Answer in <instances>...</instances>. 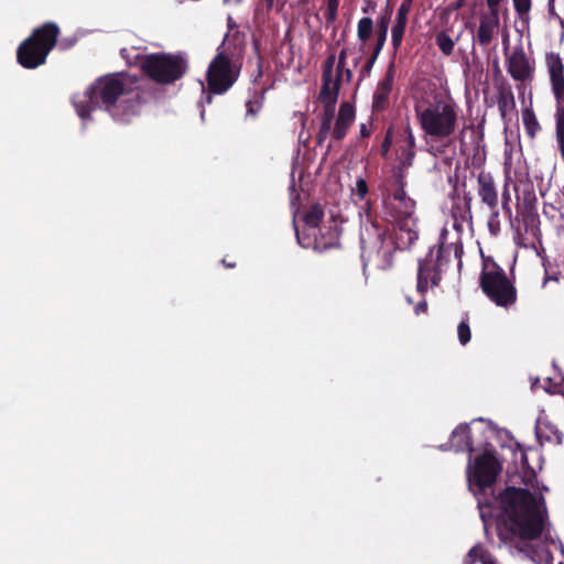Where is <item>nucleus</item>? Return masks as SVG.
Returning <instances> with one entry per match:
<instances>
[{"mask_svg":"<svg viewBox=\"0 0 564 564\" xmlns=\"http://www.w3.org/2000/svg\"><path fill=\"white\" fill-rule=\"evenodd\" d=\"M502 467L496 456L490 452L476 457L473 470L468 474L469 482L477 487L478 508L481 518L484 509H491L497 501L506 518L505 524L511 535L521 540H538L544 530L547 519V509L543 496L536 498L529 489L507 487L497 497H486L487 490L495 485Z\"/></svg>","mask_w":564,"mask_h":564,"instance_id":"1","label":"nucleus"},{"mask_svg":"<svg viewBox=\"0 0 564 564\" xmlns=\"http://www.w3.org/2000/svg\"><path fill=\"white\" fill-rule=\"evenodd\" d=\"M130 76L112 73L97 78L83 94L73 97L76 113L82 120L90 119L94 109L107 111L113 120L127 123L140 113L147 101L145 91L134 86Z\"/></svg>","mask_w":564,"mask_h":564,"instance_id":"2","label":"nucleus"},{"mask_svg":"<svg viewBox=\"0 0 564 564\" xmlns=\"http://www.w3.org/2000/svg\"><path fill=\"white\" fill-rule=\"evenodd\" d=\"M382 207L386 219L393 226L395 246L401 251L410 249L419 239L417 219L415 202L406 195L402 175L395 177L392 189L383 195Z\"/></svg>","mask_w":564,"mask_h":564,"instance_id":"3","label":"nucleus"},{"mask_svg":"<svg viewBox=\"0 0 564 564\" xmlns=\"http://www.w3.org/2000/svg\"><path fill=\"white\" fill-rule=\"evenodd\" d=\"M341 80L343 78L337 76L335 79L333 77H322V87L318 99L324 105V110L321 115V123L315 137V143L317 147H323L330 132L334 140H343L355 120L354 106L348 101H345L339 106L335 126L332 130Z\"/></svg>","mask_w":564,"mask_h":564,"instance_id":"4","label":"nucleus"},{"mask_svg":"<svg viewBox=\"0 0 564 564\" xmlns=\"http://www.w3.org/2000/svg\"><path fill=\"white\" fill-rule=\"evenodd\" d=\"M415 117L425 137L442 141L451 138L458 124V107L453 100L435 97L414 106Z\"/></svg>","mask_w":564,"mask_h":564,"instance_id":"5","label":"nucleus"},{"mask_svg":"<svg viewBox=\"0 0 564 564\" xmlns=\"http://www.w3.org/2000/svg\"><path fill=\"white\" fill-rule=\"evenodd\" d=\"M59 34V26L52 21L35 28L18 46L17 62L25 69H35L44 65L48 54L56 46Z\"/></svg>","mask_w":564,"mask_h":564,"instance_id":"6","label":"nucleus"},{"mask_svg":"<svg viewBox=\"0 0 564 564\" xmlns=\"http://www.w3.org/2000/svg\"><path fill=\"white\" fill-rule=\"evenodd\" d=\"M140 68L151 80L171 85L180 80L188 69V62L181 54L152 53L137 56Z\"/></svg>","mask_w":564,"mask_h":564,"instance_id":"7","label":"nucleus"},{"mask_svg":"<svg viewBox=\"0 0 564 564\" xmlns=\"http://www.w3.org/2000/svg\"><path fill=\"white\" fill-rule=\"evenodd\" d=\"M479 286L482 293L497 306L507 308L517 302V288L507 276L506 271L490 258L482 261Z\"/></svg>","mask_w":564,"mask_h":564,"instance_id":"8","label":"nucleus"},{"mask_svg":"<svg viewBox=\"0 0 564 564\" xmlns=\"http://www.w3.org/2000/svg\"><path fill=\"white\" fill-rule=\"evenodd\" d=\"M360 243L365 265L372 264L382 271L393 267L394 253L401 250L395 246L394 232L387 237L386 230L373 224L370 229H366V235L361 234Z\"/></svg>","mask_w":564,"mask_h":564,"instance_id":"9","label":"nucleus"},{"mask_svg":"<svg viewBox=\"0 0 564 564\" xmlns=\"http://www.w3.org/2000/svg\"><path fill=\"white\" fill-rule=\"evenodd\" d=\"M241 72V62L230 55L224 44L210 61L206 70L207 90L212 95L226 94L237 82Z\"/></svg>","mask_w":564,"mask_h":564,"instance_id":"10","label":"nucleus"},{"mask_svg":"<svg viewBox=\"0 0 564 564\" xmlns=\"http://www.w3.org/2000/svg\"><path fill=\"white\" fill-rule=\"evenodd\" d=\"M443 245L433 246L423 259L419 260L416 291L424 296L432 288H437L442 281V267L445 263Z\"/></svg>","mask_w":564,"mask_h":564,"instance_id":"11","label":"nucleus"},{"mask_svg":"<svg viewBox=\"0 0 564 564\" xmlns=\"http://www.w3.org/2000/svg\"><path fill=\"white\" fill-rule=\"evenodd\" d=\"M293 226L299 245L303 248H312L317 251H325L328 249L339 247L340 229L337 224L330 226H322L315 232L300 231L295 218Z\"/></svg>","mask_w":564,"mask_h":564,"instance_id":"12","label":"nucleus"},{"mask_svg":"<svg viewBox=\"0 0 564 564\" xmlns=\"http://www.w3.org/2000/svg\"><path fill=\"white\" fill-rule=\"evenodd\" d=\"M503 43L506 44L505 54L508 74L514 82L522 84L532 82L535 73L534 61L527 55L523 46H516L510 54H507L509 48L507 40Z\"/></svg>","mask_w":564,"mask_h":564,"instance_id":"13","label":"nucleus"},{"mask_svg":"<svg viewBox=\"0 0 564 564\" xmlns=\"http://www.w3.org/2000/svg\"><path fill=\"white\" fill-rule=\"evenodd\" d=\"M388 32L375 30L373 20L369 17H364L357 24V37L360 42L359 53L368 54L372 52L380 55L386 41Z\"/></svg>","mask_w":564,"mask_h":564,"instance_id":"14","label":"nucleus"},{"mask_svg":"<svg viewBox=\"0 0 564 564\" xmlns=\"http://www.w3.org/2000/svg\"><path fill=\"white\" fill-rule=\"evenodd\" d=\"M394 75L395 66L394 62H391L387 67L383 78L376 86L371 105L373 113H381L390 108Z\"/></svg>","mask_w":564,"mask_h":564,"instance_id":"15","label":"nucleus"},{"mask_svg":"<svg viewBox=\"0 0 564 564\" xmlns=\"http://www.w3.org/2000/svg\"><path fill=\"white\" fill-rule=\"evenodd\" d=\"M476 193L480 204L488 210H495L499 206V194L494 176L490 172L480 171L476 177Z\"/></svg>","mask_w":564,"mask_h":564,"instance_id":"16","label":"nucleus"},{"mask_svg":"<svg viewBox=\"0 0 564 564\" xmlns=\"http://www.w3.org/2000/svg\"><path fill=\"white\" fill-rule=\"evenodd\" d=\"M517 194V215L538 213V197L532 183H524L521 186L513 185Z\"/></svg>","mask_w":564,"mask_h":564,"instance_id":"17","label":"nucleus"},{"mask_svg":"<svg viewBox=\"0 0 564 564\" xmlns=\"http://www.w3.org/2000/svg\"><path fill=\"white\" fill-rule=\"evenodd\" d=\"M499 28V18L487 17V13L480 14L479 26L474 36L482 50H488L491 42L496 37Z\"/></svg>","mask_w":564,"mask_h":564,"instance_id":"18","label":"nucleus"},{"mask_svg":"<svg viewBox=\"0 0 564 564\" xmlns=\"http://www.w3.org/2000/svg\"><path fill=\"white\" fill-rule=\"evenodd\" d=\"M517 220H519L523 227L524 235L522 236L523 240H529L531 238L530 245L534 246L535 242H541L542 238V231H541V221L539 213H527V214H519L516 217ZM525 247L529 245V242L523 243Z\"/></svg>","mask_w":564,"mask_h":564,"instance_id":"19","label":"nucleus"},{"mask_svg":"<svg viewBox=\"0 0 564 564\" xmlns=\"http://www.w3.org/2000/svg\"><path fill=\"white\" fill-rule=\"evenodd\" d=\"M411 6L412 4L402 2L398 9L395 22L391 30V44L394 52H397L402 44Z\"/></svg>","mask_w":564,"mask_h":564,"instance_id":"20","label":"nucleus"},{"mask_svg":"<svg viewBox=\"0 0 564 564\" xmlns=\"http://www.w3.org/2000/svg\"><path fill=\"white\" fill-rule=\"evenodd\" d=\"M545 63L550 73V79L553 93L564 88V65L557 53H547Z\"/></svg>","mask_w":564,"mask_h":564,"instance_id":"21","label":"nucleus"},{"mask_svg":"<svg viewBox=\"0 0 564 564\" xmlns=\"http://www.w3.org/2000/svg\"><path fill=\"white\" fill-rule=\"evenodd\" d=\"M470 427L467 423L459 424L451 435V448H454L455 452H467L469 455V459L471 458V453L474 452L473 440L470 436Z\"/></svg>","mask_w":564,"mask_h":564,"instance_id":"22","label":"nucleus"},{"mask_svg":"<svg viewBox=\"0 0 564 564\" xmlns=\"http://www.w3.org/2000/svg\"><path fill=\"white\" fill-rule=\"evenodd\" d=\"M415 158V138L410 126L405 129L404 144L399 149V159L402 166H411Z\"/></svg>","mask_w":564,"mask_h":564,"instance_id":"23","label":"nucleus"},{"mask_svg":"<svg viewBox=\"0 0 564 564\" xmlns=\"http://www.w3.org/2000/svg\"><path fill=\"white\" fill-rule=\"evenodd\" d=\"M324 215L323 206L321 204H313L303 215V221L305 225L303 231L306 234L315 232L317 228L321 227L319 224L322 223Z\"/></svg>","mask_w":564,"mask_h":564,"instance_id":"24","label":"nucleus"},{"mask_svg":"<svg viewBox=\"0 0 564 564\" xmlns=\"http://www.w3.org/2000/svg\"><path fill=\"white\" fill-rule=\"evenodd\" d=\"M497 104L502 118H506L508 111L516 109V100L510 86L500 85L498 87Z\"/></svg>","mask_w":564,"mask_h":564,"instance_id":"25","label":"nucleus"},{"mask_svg":"<svg viewBox=\"0 0 564 564\" xmlns=\"http://www.w3.org/2000/svg\"><path fill=\"white\" fill-rule=\"evenodd\" d=\"M536 437L541 444L544 442L560 445L563 442V433L552 423H545L536 429Z\"/></svg>","mask_w":564,"mask_h":564,"instance_id":"26","label":"nucleus"},{"mask_svg":"<svg viewBox=\"0 0 564 564\" xmlns=\"http://www.w3.org/2000/svg\"><path fill=\"white\" fill-rule=\"evenodd\" d=\"M459 39L453 40L447 31H440L435 34V44L445 56H451L454 52L455 43Z\"/></svg>","mask_w":564,"mask_h":564,"instance_id":"27","label":"nucleus"},{"mask_svg":"<svg viewBox=\"0 0 564 564\" xmlns=\"http://www.w3.org/2000/svg\"><path fill=\"white\" fill-rule=\"evenodd\" d=\"M265 89L254 90L250 99L246 101L247 116L254 118L264 102Z\"/></svg>","mask_w":564,"mask_h":564,"instance_id":"28","label":"nucleus"},{"mask_svg":"<svg viewBox=\"0 0 564 564\" xmlns=\"http://www.w3.org/2000/svg\"><path fill=\"white\" fill-rule=\"evenodd\" d=\"M522 121L528 135L534 138L538 131L541 129L534 111L530 108H525L522 111Z\"/></svg>","mask_w":564,"mask_h":564,"instance_id":"29","label":"nucleus"},{"mask_svg":"<svg viewBox=\"0 0 564 564\" xmlns=\"http://www.w3.org/2000/svg\"><path fill=\"white\" fill-rule=\"evenodd\" d=\"M514 11L524 26L529 25L532 0H512Z\"/></svg>","mask_w":564,"mask_h":564,"instance_id":"30","label":"nucleus"},{"mask_svg":"<svg viewBox=\"0 0 564 564\" xmlns=\"http://www.w3.org/2000/svg\"><path fill=\"white\" fill-rule=\"evenodd\" d=\"M368 53H369V56L366 58L364 65L360 67V70H359V80L360 82L370 76L373 65L376 64V61L379 56L378 54H375L372 52H368Z\"/></svg>","mask_w":564,"mask_h":564,"instance_id":"31","label":"nucleus"},{"mask_svg":"<svg viewBox=\"0 0 564 564\" xmlns=\"http://www.w3.org/2000/svg\"><path fill=\"white\" fill-rule=\"evenodd\" d=\"M501 207L506 215H508L510 218L512 216V209H511V194L509 191V183L506 182L503 185V189L501 193Z\"/></svg>","mask_w":564,"mask_h":564,"instance_id":"32","label":"nucleus"},{"mask_svg":"<svg viewBox=\"0 0 564 564\" xmlns=\"http://www.w3.org/2000/svg\"><path fill=\"white\" fill-rule=\"evenodd\" d=\"M457 335L459 343L465 346L467 343L470 341L471 338V332L469 324L466 321H462L457 326Z\"/></svg>","mask_w":564,"mask_h":564,"instance_id":"33","label":"nucleus"},{"mask_svg":"<svg viewBox=\"0 0 564 564\" xmlns=\"http://www.w3.org/2000/svg\"><path fill=\"white\" fill-rule=\"evenodd\" d=\"M390 21L391 11L389 10V8H387L386 11L380 17H378L375 30L388 32Z\"/></svg>","mask_w":564,"mask_h":564,"instance_id":"34","label":"nucleus"},{"mask_svg":"<svg viewBox=\"0 0 564 564\" xmlns=\"http://www.w3.org/2000/svg\"><path fill=\"white\" fill-rule=\"evenodd\" d=\"M556 99V122L564 121V88L554 93Z\"/></svg>","mask_w":564,"mask_h":564,"instance_id":"35","label":"nucleus"},{"mask_svg":"<svg viewBox=\"0 0 564 564\" xmlns=\"http://www.w3.org/2000/svg\"><path fill=\"white\" fill-rule=\"evenodd\" d=\"M490 216L488 219V228L492 235H497L500 231L499 210L496 207L495 210H489Z\"/></svg>","mask_w":564,"mask_h":564,"instance_id":"36","label":"nucleus"},{"mask_svg":"<svg viewBox=\"0 0 564 564\" xmlns=\"http://www.w3.org/2000/svg\"><path fill=\"white\" fill-rule=\"evenodd\" d=\"M392 142H393V128L389 127L386 132L384 139L381 143L380 152H381L382 158H387V155L391 149Z\"/></svg>","mask_w":564,"mask_h":564,"instance_id":"37","label":"nucleus"},{"mask_svg":"<svg viewBox=\"0 0 564 564\" xmlns=\"http://www.w3.org/2000/svg\"><path fill=\"white\" fill-rule=\"evenodd\" d=\"M484 551L480 545H474L467 553L466 563L467 564H475L478 560H486L484 557Z\"/></svg>","mask_w":564,"mask_h":564,"instance_id":"38","label":"nucleus"},{"mask_svg":"<svg viewBox=\"0 0 564 564\" xmlns=\"http://www.w3.org/2000/svg\"><path fill=\"white\" fill-rule=\"evenodd\" d=\"M369 193L367 181L362 177H359L356 181V187L354 189V194L358 197L359 200H364Z\"/></svg>","mask_w":564,"mask_h":564,"instance_id":"39","label":"nucleus"},{"mask_svg":"<svg viewBox=\"0 0 564 564\" xmlns=\"http://www.w3.org/2000/svg\"><path fill=\"white\" fill-rule=\"evenodd\" d=\"M335 62H336L335 54H330L327 56V58L324 62L322 77H333Z\"/></svg>","mask_w":564,"mask_h":564,"instance_id":"40","label":"nucleus"},{"mask_svg":"<svg viewBox=\"0 0 564 564\" xmlns=\"http://www.w3.org/2000/svg\"><path fill=\"white\" fill-rule=\"evenodd\" d=\"M338 6H339V0H328L327 1L326 19L328 22H334L336 20Z\"/></svg>","mask_w":564,"mask_h":564,"instance_id":"41","label":"nucleus"},{"mask_svg":"<svg viewBox=\"0 0 564 564\" xmlns=\"http://www.w3.org/2000/svg\"><path fill=\"white\" fill-rule=\"evenodd\" d=\"M347 48H343L338 55L336 76L343 78L344 67L346 66Z\"/></svg>","mask_w":564,"mask_h":564,"instance_id":"42","label":"nucleus"},{"mask_svg":"<svg viewBox=\"0 0 564 564\" xmlns=\"http://www.w3.org/2000/svg\"><path fill=\"white\" fill-rule=\"evenodd\" d=\"M490 13L487 17L499 18V6L501 0H486Z\"/></svg>","mask_w":564,"mask_h":564,"instance_id":"43","label":"nucleus"},{"mask_svg":"<svg viewBox=\"0 0 564 564\" xmlns=\"http://www.w3.org/2000/svg\"><path fill=\"white\" fill-rule=\"evenodd\" d=\"M463 199H464V205H465V213L468 214L469 218H471V202H473L471 193L465 192Z\"/></svg>","mask_w":564,"mask_h":564,"instance_id":"44","label":"nucleus"},{"mask_svg":"<svg viewBox=\"0 0 564 564\" xmlns=\"http://www.w3.org/2000/svg\"><path fill=\"white\" fill-rule=\"evenodd\" d=\"M427 311V302L425 300V295L422 296V301H420L415 307H414V313L416 315H420V314H423Z\"/></svg>","mask_w":564,"mask_h":564,"instance_id":"45","label":"nucleus"},{"mask_svg":"<svg viewBox=\"0 0 564 564\" xmlns=\"http://www.w3.org/2000/svg\"><path fill=\"white\" fill-rule=\"evenodd\" d=\"M371 121H369L368 123H361L360 124V137L361 138H369L371 135Z\"/></svg>","mask_w":564,"mask_h":564,"instance_id":"46","label":"nucleus"},{"mask_svg":"<svg viewBox=\"0 0 564 564\" xmlns=\"http://www.w3.org/2000/svg\"><path fill=\"white\" fill-rule=\"evenodd\" d=\"M274 0H260L259 6H264L269 12L273 8Z\"/></svg>","mask_w":564,"mask_h":564,"instance_id":"47","label":"nucleus"},{"mask_svg":"<svg viewBox=\"0 0 564 564\" xmlns=\"http://www.w3.org/2000/svg\"><path fill=\"white\" fill-rule=\"evenodd\" d=\"M343 79L349 83L352 79V72L349 68L344 67Z\"/></svg>","mask_w":564,"mask_h":564,"instance_id":"48","label":"nucleus"},{"mask_svg":"<svg viewBox=\"0 0 564 564\" xmlns=\"http://www.w3.org/2000/svg\"><path fill=\"white\" fill-rule=\"evenodd\" d=\"M262 74H263V72H262V59L259 58V61H258V68H257V72H256V75H257L256 76V80L258 78L262 77Z\"/></svg>","mask_w":564,"mask_h":564,"instance_id":"49","label":"nucleus"},{"mask_svg":"<svg viewBox=\"0 0 564 564\" xmlns=\"http://www.w3.org/2000/svg\"><path fill=\"white\" fill-rule=\"evenodd\" d=\"M536 478L535 471L533 469H530V477L528 480H524L525 485H532V480Z\"/></svg>","mask_w":564,"mask_h":564,"instance_id":"50","label":"nucleus"},{"mask_svg":"<svg viewBox=\"0 0 564 564\" xmlns=\"http://www.w3.org/2000/svg\"><path fill=\"white\" fill-rule=\"evenodd\" d=\"M223 264L226 267V268H229V269H232L236 267V262H230V261H227L226 259H223L221 260Z\"/></svg>","mask_w":564,"mask_h":564,"instance_id":"51","label":"nucleus"},{"mask_svg":"<svg viewBox=\"0 0 564 564\" xmlns=\"http://www.w3.org/2000/svg\"><path fill=\"white\" fill-rule=\"evenodd\" d=\"M362 55H364V54H361V55H359V56H357V57H355V58L352 59V65H354V67H357V66L360 64L361 58H362Z\"/></svg>","mask_w":564,"mask_h":564,"instance_id":"52","label":"nucleus"},{"mask_svg":"<svg viewBox=\"0 0 564 564\" xmlns=\"http://www.w3.org/2000/svg\"><path fill=\"white\" fill-rule=\"evenodd\" d=\"M549 10L551 13H553L554 10V0H549Z\"/></svg>","mask_w":564,"mask_h":564,"instance_id":"53","label":"nucleus"},{"mask_svg":"<svg viewBox=\"0 0 564 564\" xmlns=\"http://www.w3.org/2000/svg\"><path fill=\"white\" fill-rule=\"evenodd\" d=\"M482 564H497V562L494 558L484 560Z\"/></svg>","mask_w":564,"mask_h":564,"instance_id":"54","label":"nucleus"},{"mask_svg":"<svg viewBox=\"0 0 564 564\" xmlns=\"http://www.w3.org/2000/svg\"><path fill=\"white\" fill-rule=\"evenodd\" d=\"M308 2H310V0H297V4L303 6V7L308 4Z\"/></svg>","mask_w":564,"mask_h":564,"instance_id":"55","label":"nucleus"},{"mask_svg":"<svg viewBox=\"0 0 564 564\" xmlns=\"http://www.w3.org/2000/svg\"><path fill=\"white\" fill-rule=\"evenodd\" d=\"M494 65H495L496 73L500 74V67H499L498 61H495Z\"/></svg>","mask_w":564,"mask_h":564,"instance_id":"56","label":"nucleus"},{"mask_svg":"<svg viewBox=\"0 0 564 564\" xmlns=\"http://www.w3.org/2000/svg\"><path fill=\"white\" fill-rule=\"evenodd\" d=\"M332 147H333V145H332V143H329V144L327 145L325 155H327V154L330 152Z\"/></svg>","mask_w":564,"mask_h":564,"instance_id":"57","label":"nucleus"},{"mask_svg":"<svg viewBox=\"0 0 564 564\" xmlns=\"http://www.w3.org/2000/svg\"><path fill=\"white\" fill-rule=\"evenodd\" d=\"M402 2L412 4L413 0H403Z\"/></svg>","mask_w":564,"mask_h":564,"instance_id":"58","label":"nucleus"},{"mask_svg":"<svg viewBox=\"0 0 564 564\" xmlns=\"http://www.w3.org/2000/svg\"><path fill=\"white\" fill-rule=\"evenodd\" d=\"M207 101H208V102H212V96H208V97H207Z\"/></svg>","mask_w":564,"mask_h":564,"instance_id":"59","label":"nucleus"},{"mask_svg":"<svg viewBox=\"0 0 564 564\" xmlns=\"http://www.w3.org/2000/svg\"><path fill=\"white\" fill-rule=\"evenodd\" d=\"M441 449H447V445L441 446Z\"/></svg>","mask_w":564,"mask_h":564,"instance_id":"60","label":"nucleus"},{"mask_svg":"<svg viewBox=\"0 0 564 564\" xmlns=\"http://www.w3.org/2000/svg\"><path fill=\"white\" fill-rule=\"evenodd\" d=\"M242 0H236L237 3H240Z\"/></svg>","mask_w":564,"mask_h":564,"instance_id":"61","label":"nucleus"},{"mask_svg":"<svg viewBox=\"0 0 564 564\" xmlns=\"http://www.w3.org/2000/svg\"><path fill=\"white\" fill-rule=\"evenodd\" d=\"M228 0H225V2H227Z\"/></svg>","mask_w":564,"mask_h":564,"instance_id":"62","label":"nucleus"}]
</instances>
